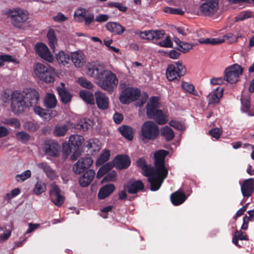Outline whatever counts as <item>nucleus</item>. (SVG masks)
Returning a JSON list of instances; mask_svg holds the SVG:
<instances>
[{
    "label": "nucleus",
    "mask_w": 254,
    "mask_h": 254,
    "mask_svg": "<svg viewBox=\"0 0 254 254\" xmlns=\"http://www.w3.org/2000/svg\"><path fill=\"white\" fill-rule=\"evenodd\" d=\"M218 0H212L203 3L200 7V11L205 15H210L216 11L218 7Z\"/></svg>",
    "instance_id": "f3484780"
},
{
    "label": "nucleus",
    "mask_w": 254,
    "mask_h": 254,
    "mask_svg": "<svg viewBox=\"0 0 254 254\" xmlns=\"http://www.w3.org/2000/svg\"><path fill=\"white\" fill-rule=\"evenodd\" d=\"M159 135V127L157 125L151 121H147L142 125L140 133V138L146 143L153 140Z\"/></svg>",
    "instance_id": "20e7f679"
},
{
    "label": "nucleus",
    "mask_w": 254,
    "mask_h": 254,
    "mask_svg": "<svg viewBox=\"0 0 254 254\" xmlns=\"http://www.w3.org/2000/svg\"><path fill=\"white\" fill-rule=\"evenodd\" d=\"M146 115L149 119L154 120L158 125H164L167 123L166 117L161 110L156 109L152 112L149 111Z\"/></svg>",
    "instance_id": "a211bd4d"
},
{
    "label": "nucleus",
    "mask_w": 254,
    "mask_h": 254,
    "mask_svg": "<svg viewBox=\"0 0 254 254\" xmlns=\"http://www.w3.org/2000/svg\"><path fill=\"white\" fill-rule=\"evenodd\" d=\"M116 178V173L114 172L107 174L103 178V181L105 182H111L114 181Z\"/></svg>",
    "instance_id": "774afa93"
},
{
    "label": "nucleus",
    "mask_w": 254,
    "mask_h": 254,
    "mask_svg": "<svg viewBox=\"0 0 254 254\" xmlns=\"http://www.w3.org/2000/svg\"><path fill=\"white\" fill-rule=\"evenodd\" d=\"M78 82L82 87L86 88L88 89H91L93 87V84L90 81L83 77L79 78Z\"/></svg>",
    "instance_id": "6e6d98bb"
},
{
    "label": "nucleus",
    "mask_w": 254,
    "mask_h": 254,
    "mask_svg": "<svg viewBox=\"0 0 254 254\" xmlns=\"http://www.w3.org/2000/svg\"><path fill=\"white\" fill-rule=\"evenodd\" d=\"M35 50L37 55L41 58L48 62L52 63L54 61V58L51 53L44 44L40 43L36 45Z\"/></svg>",
    "instance_id": "4468645a"
},
{
    "label": "nucleus",
    "mask_w": 254,
    "mask_h": 254,
    "mask_svg": "<svg viewBox=\"0 0 254 254\" xmlns=\"http://www.w3.org/2000/svg\"><path fill=\"white\" fill-rule=\"evenodd\" d=\"M99 141L96 139H90L85 142V146L89 149H91L93 152H96L100 149L98 144Z\"/></svg>",
    "instance_id": "79ce46f5"
},
{
    "label": "nucleus",
    "mask_w": 254,
    "mask_h": 254,
    "mask_svg": "<svg viewBox=\"0 0 254 254\" xmlns=\"http://www.w3.org/2000/svg\"><path fill=\"white\" fill-rule=\"evenodd\" d=\"M181 86L182 88L186 92L193 95H197V92L195 90L194 86L192 84L183 81Z\"/></svg>",
    "instance_id": "a19ab883"
},
{
    "label": "nucleus",
    "mask_w": 254,
    "mask_h": 254,
    "mask_svg": "<svg viewBox=\"0 0 254 254\" xmlns=\"http://www.w3.org/2000/svg\"><path fill=\"white\" fill-rule=\"evenodd\" d=\"M15 137L18 140L22 142H26L30 138V135L24 131L17 132L15 133Z\"/></svg>",
    "instance_id": "a18cd8bd"
},
{
    "label": "nucleus",
    "mask_w": 254,
    "mask_h": 254,
    "mask_svg": "<svg viewBox=\"0 0 254 254\" xmlns=\"http://www.w3.org/2000/svg\"><path fill=\"white\" fill-rule=\"evenodd\" d=\"M35 75L41 80L46 83L53 82L55 80L54 69L49 65L37 63L33 67Z\"/></svg>",
    "instance_id": "39448f33"
},
{
    "label": "nucleus",
    "mask_w": 254,
    "mask_h": 254,
    "mask_svg": "<svg viewBox=\"0 0 254 254\" xmlns=\"http://www.w3.org/2000/svg\"><path fill=\"white\" fill-rule=\"evenodd\" d=\"M56 56L58 62L64 65L67 64L70 60V55L63 51H59Z\"/></svg>",
    "instance_id": "2f4dec72"
},
{
    "label": "nucleus",
    "mask_w": 254,
    "mask_h": 254,
    "mask_svg": "<svg viewBox=\"0 0 254 254\" xmlns=\"http://www.w3.org/2000/svg\"><path fill=\"white\" fill-rule=\"evenodd\" d=\"M95 175V172L92 169H89L85 172L79 178L78 182L82 187L88 186L92 182Z\"/></svg>",
    "instance_id": "412c9836"
},
{
    "label": "nucleus",
    "mask_w": 254,
    "mask_h": 254,
    "mask_svg": "<svg viewBox=\"0 0 254 254\" xmlns=\"http://www.w3.org/2000/svg\"><path fill=\"white\" fill-rule=\"evenodd\" d=\"M115 190L114 184H109L102 187L99 190L98 197L100 199H103L109 196Z\"/></svg>",
    "instance_id": "a878e982"
},
{
    "label": "nucleus",
    "mask_w": 254,
    "mask_h": 254,
    "mask_svg": "<svg viewBox=\"0 0 254 254\" xmlns=\"http://www.w3.org/2000/svg\"><path fill=\"white\" fill-rule=\"evenodd\" d=\"M95 97L97 106L100 110H105L109 108V99L105 93L100 91H96Z\"/></svg>",
    "instance_id": "dca6fc26"
},
{
    "label": "nucleus",
    "mask_w": 254,
    "mask_h": 254,
    "mask_svg": "<svg viewBox=\"0 0 254 254\" xmlns=\"http://www.w3.org/2000/svg\"><path fill=\"white\" fill-rule=\"evenodd\" d=\"M107 29L110 32L117 35H120L125 31V28L119 23L115 22H109L106 25Z\"/></svg>",
    "instance_id": "bb28decb"
},
{
    "label": "nucleus",
    "mask_w": 254,
    "mask_h": 254,
    "mask_svg": "<svg viewBox=\"0 0 254 254\" xmlns=\"http://www.w3.org/2000/svg\"><path fill=\"white\" fill-rule=\"evenodd\" d=\"M148 98V95L146 92H143L141 96L140 99L137 102V104L139 106H142L147 101Z\"/></svg>",
    "instance_id": "69168bd1"
},
{
    "label": "nucleus",
    "mask_w": 254,
    "mask_h": 254,
    "mask_svg": "<svg viewBox=\"0 0 254 254\" xmlns=\"http://www.w3.org/2000/svg\"><path fill=\"white\" fill-rule=\"evenodd\" d=\"M34 111L35 114L38 115L40 117L47 119V116H48V113L47 111L44 109L42 108L39 106H35L34 108Z\"/></svg>",
    "instance_id": "864d4df0"
},
{
    "label": "nucleus",
    "mask_w": 254,
    "mask_h": 254,
    "mask_svg": "<svg viewBox=\"0 0 254 254\" xmlns=\"http://www.w3.org/2000/svg\"><path fill=\"white\" fill-rule=\"evenodd\" d=\"M118 130L122 136L127 140L131 141L133 139L134 131L131 127L123 125L120 127Z\"/></svg>",
    "instance_id": "c756f323"
},
{
    "label": "nucleus",
    "mask_w": 254,
    "mask_h": 254,
    "mask_svg": "<svg viewBox=\"0 0 254 254\" xmlns=\"http://www.w3.org/2000/svg\"><path fill=\"white\" fill-rule=\"evenodd\" d=\"M94 15L93 13H89L86 15L85 19L84 20L85 25H89L92 22L94 21Z\"/></svg>",
    "instance_id": "338daca9"
},
{
    "label": "nucleus",
    "mask_w": 254,
    "mask_h": 254,
    "mask_svg": "<svg viewBox=\"0 0 254 254\" xmlns=\"http://www.w3.org/2000/svg\"><path fill=\"white\" fill-rule=\"evenodd\" d=\"M161 134L164 137L167 141L172 140L175 137V133L173 129L166 126L162 128L161 130Z\"/></svg>",
    "instance_id": "72a5a7b5"
},
{
    "label": "nucleus",
    "mask_w": 254,
    "mask_h": 254,
    "mask_svg": "<svg viewBox=\"0 0 254 254\" xmlns=\"http://www.w3.org/2000/svg\"><path fill=\"white\" fill-rule=\"evenodd\" d=\"M169 152L165 150L156 151L154 155V167L147 165L145 160L139 158L136 162L137 166L142 171V174L148 178L152 191L158 190L164 180L167 177L168 170L165 167V159Z\"/></svg>",
    "instance_id": "f257e3e1"
},
{
    "label": "nucleus",
    "mask_w": 254,
    "mask_h": 254,
    "mask_svg": "<svg viewBox=\"0 0 254 254\" xmlns=\"http://www.w3.org/2000/svg\"><path fill=\"white\" fill-rule=\"evenodd\" d=\"M31 171L27 170L21 174L17 175L16 176V181L17 182H23L31 177Z\"/></svg>",
    "instance_id": "5fc2aeb1"
},
{
    "label": "nucleus",
    "mask_w": 254,
    "mask_h": 254,
    "mask_svg": "<svg viewBox=\"0 0 254 254\" xmlns=\"http://www.w3.org/2000/svg\"><path fill=\"white\" fill-rule=\"evenodd\" d=\"M140 95V90L138 88L127 87L121 92L119 99L123 104H128L138 99Z\"/></svg>",
    "instance_id": "1a4fd4ad"
},
{
    "label": "nucleus",
    "mask_w": 254,
    "mask_h": 254,
    "mask_svg": "<svg viewBox=\"0 0 254 254\" xmlns=\"http://www.w3.org/2000/svg\"><path fill=\"white\" fill-rule=\"evenodd\" d=\"M70 60L76 67H80L83 65L84 61L82 55L78 52L71 54Z\"/></svg>",
    "instance_id": "f704fd0d"
},
{
    "label": "nucleus",
    "mask_w": 254,
    "mask_h": 254,
    "mask_svg": "<svg viewBox=\"0 0 254 254\" xmlns=\"http://www.w3.org/2000/svg\"><path fill=\"white\" fill-rule=\"evenodd\" d=\"M4 14L7 15L11 24L18 28H21L29 18L28 11L19 7L9 8L5 11Z\"/></svg>",
    "instance_id": "7ed1b4c3"
},
{
    "label": "nucleus",
    "mask_w": 254,
    "mask_h": 254,
    "mask_svg": "<svg viewBox=\"0 0 254 254\" xmlns=\"http://www.w3.org/2000/svg\"><path fill=\"white\" fill-rule=\"evenodd\" d=\"M116 167L119 169L128 168L130 165V158L127 155L120 154L116 156L114 160Z\"/></svg>",
    "instance_id": "aec40b11"
},
{
    "label": "nucleus",
    "mask_w": 254,
    "mask_h": 254,
    "mask_svg": "<svg viewBox=\"0 0 254 254\" xmlns=\"http://www.w3.org/2000/svg\"><path fill=\"white\" fill-rule=\"evenodd\" d=\"M87 74L98 79L101 88L110 93L113 92L118 84L116 75L111 70L104 69L99 64H88Z\"/></svg>",
    "instance_id": "f03ea898"
},
{
    "label": "nucleus",
    "mask_w": 254,
    "mask_h": 254,
    "mask_svg": "<svg viewBox=\"0 0 254 254\" xmlns=\"http://www.w3.org/2000/svg\"><path fill=\"white\" fill-rule=\"evenodd\" d=\"M24 128L29 131L34 132L39 127L38 124L33 122H27L24 125Z\"/></svg>",
    "instance_id": "3c124183"
},
{
    "label": "nucleus",
    "mask_w": 254,
    "mask_h": 254,
    "mask_svg": "<svg viewBox=\"0 0 254 254\" xmlns=\"http://www.w3.org/2000/svg\"><path fill=\"white\" fill-rule=\"evenodd\" d=\"M187 198V195L181 190L172 193L170 195L171 202L175 206L182 204L186 201Z\"/></svg>",
    "instance_id": "b1692460"
},
{
    "label": "nucleus",
    "mask_w": 254,
    "mask_h": 254,
    "mask_svg": "<svg viewBox=\"0 0 254 254\" xmlns=\"http://www.w3.org/2000/svg\"><path fill=\"white\" fill-rule=\"evenodd\" d=\"M164 11L166 13L180 15H183L185 13L181 8H176L171 7H165L164 8Z\"/></svg>",
    "instance_id": "8fccbe9b"
},
{
    "label": "nucleus",
    "mask_w": 254,
    "mask_h": 254,
    "mask_svg": "<svg viewBox=\"0 0 254 254\" xmlns=\"http://www.w3.org/2000/svg\"><path fill=\"white\" fill-rule=\"evenodd\" d=\"M5 124L15 127V128H19L20 127V123L18 120L15 118H11L7 119L5 121Z\"/></svg>",
    "instance_id": "13d9d810"
},
{
    "label": "nucleus",
    "mask_w": 254,
    "mask_h": 254,
    "mask_svg": "<svg viewBox=\"0 0 254 254\" xmlns=\"http://www.w3.org/2000/svg\"><path fill=\"white\" fill-rule=\"evenodd\" d=\"M239 240L248 241V240H249V238L247 235L244 234L243 232H242L240 230L238 231L237 230L235 232L234 235L233 237L232 242L235 246L240 248V247H241V246H240L238 243Z\"/></svg>",
    "instance_id": "e433bc0d"
},
{
    "label": "nucleus",
    "mask_w": 254,
    "mask_h": 254,
    "mask_svg": "<svg viewBox=\"0 0 254 254\" xmlns=\"http://www.w3.org/2000/svg\"><path fill=\"white\" fill-rule=\"evenodd\" d=\"M93 126V122L88 119H82L76 125V128L83 131L91 128Z\"/></svg>",
    "instance_id": "473e14b6"
},
{
    "label": "nucleus",
    "mask_w": 254,
    "mask_h": 254,
    "mask_svg": "<svg viewBox=\"0 0 254 254\" xmlns=\"http://www.w3.org/2000/svg\"><path fill=\"white\" fill-rule=\"evenodd\" d=\"M140 37L143 39H152V31L140 32L139 34Z\"/></svg>",
    "instance_id": "e2e57ef3"
},
{
    "label": "nucleus",
    "mask_w": 254,
    "mask_h": 254,
    "mask_svg": "<svg viewBox=\"0 0 254 254\" xmlns=\"http://www.w3.org/2000/svg\"><path fill=\"white\" fill-rule=\"evenodd\" d=\"M158 45H159L161 47H165V48H172L173 47V43L171 40L170 36H167L165 38V39L163 40L160 41Z\"/></svg>",
    "instance_id": "4d7b16f0"
},
{
    "label": "nucleus",
    "mask_w": 254,
    "mask_h": 254,
    "mask_svg": "<svg viewBox=\"0 0 254 254\" xmlns=\"http://www.w3.org/2000/svg\"><path fill=\"white\" fill-rule=\"evenodd\" d=\"M223 89L220 87L216 88L207 97L209 104L215 105L218 103L220 99L222 97Z\"/></svg>",
    "instance_id": "393cba45"
},
{
    "label": "nucleus",
    "mask_w": 254,
    "mask_h": 254,
    "mask_svg": "<svg viewBox=\"0 0 254 254\" xmlns=\"http://www.w3.org/2000/svg\"><path fill=\"white\" fill-rule=\"evenodd\" d=\"M165 33L163 30H155L152 31V39H162Z\"/></svg>",
    "instance_id": "680f3d73"
},
{
    "label": "nucleus",
    "mask_w": 254,
    "mask_h": 254,
    "mask_svg": "<svg viewBox=\"0 0 254 254\" xmlns=\"http://www.w3.org/2000/svg\"><path fill=\"white\" fill-rule=\"evenodd\" d=\"M61 190L60 187L56 184L51 185L49 191L50 197L53 203L59 207L62 205L64 202V197L61 194Z\"/></svg>",
    "instance_id": "f8f14e48"
},
{
    "label": "nucleus",
    "mask_w": 254,
    "mask_h": 254,
    "mask_svg": "<svg viewBox=\"0 0 254 254\" xmlns=\"http://www.w3.org/2000/svg\"><path fill=\"white\" fill-rule=\"evenodd\" d=\"M45 153L47 155L52 157H57L59 155L60 145L53 140H46L44 145Z\"/></svg>",
    "instance_id": "2eb2a0df"
},
{
    "label": "nucleus",
    "mask_w": 254,
    "mask_h": 254,
    "mask_svg": "<svg viewBox=\"0 0 254 254\" xmlns=\"http://www.w3.org/2000/svg\"><path fill=\"white\" fill-rule=\"evenodd\" d=\"M194 45L191 43L183 42L180 47L177 48V50L181 51L183 53L189 52L190 50L192 49Z\"/></svg>",
    "instance_id": "49530a36"
},
{
    "label": "nucleus",
    "mask_w": 254,
    "mask_h": 254,
    "mask_svg": "<svg viewBox=\"0 0 254 254\" xmlns=\"http://www.w3.org/2000/svg\"><path fill=\"white\" fill-rule=\"evenodd\" d=\"M38 166L44 171L47 177L50 180L55 179L57 177L55 171L52 169L47 163H40L38 164Z\"/></svg>",
    "instance_id": "cd10ccee"
},
{
    "label": "nucleus",
    "mask_w": 254,
    "mask_h": 254,
    "mask_svg": "<svg viewBox=\"0 0 254 254\" xmlns=\"http://www.w3.org/2000/svg\"><path fill=\"white\" fill-rule=\"evenodd\" d=\"M158 107V98L156 96L151 97L146 105V113H149V111L152 112L157 109Z\"/></svg>",
    "instance_id": "4c0bfd02"
},
{
    "label": "nucleus",
    "mask_w": 254,
    "mask_h": 254,
    "mask_svg": "<svg viewBox=\"0 0 254 254\" xmlns=\"http://www.w3.org/2000/svg\"><path fill=\"white\" fill-rule=\"evenodd\" d=\"M46 190V186L45 183L42 181H38L36 184L33 190L34 192L37 195H40Z\"/></svg>",
    "instance_id": "c03bdc74"
},
{
    "label": "nucleus",
    "mask_w": 254,
    "mask_h": 254,
    "mask_svg": "<svg viewBox=\"0 0 254 254\" xmlns=\"http://www.w3.org/2000/svg\"><path fill=\"white\" fill-rule=\"evenodd\" d=\"M252 14L250 11H244L236 17V21H242L252 17Z\"/></svg>",
    "instance_id": "bf43d9fd"
},
{
    "label": "nucleus",
    "mask_w": 254,
    "mask_h": 254,
    "mask_svg": "<svg viewBox=\"0 0 254 254\" xmlns=\"http://www.w3.org/2000/svg\"><path fill=\"white\" fill-rule=\"evenodd\" d=\"M243 71V68L237 64L230 65L225 69L224 79L231 84L235 83L238 81Z\"/></svg>",
    "instance_id": "0eeeda50"
},
{
    "label": "nucleus",
    "mask_w": 254,
    "mask_h": 254,
    "mask_svg": "<svg viewBox=\"0 0 254 254\" xmlns=\"http://www.w3.org/2000/svg\"><path fill=\"white\" fill-rule=\"evenodd\" d=\"M109 18V16L107 14H99L96 16L95 21L98 22L102 23L107 21Z\"/></svg>",
    "instance_id": "0e129e2a"
},
{
    "label": "nucleus",
    "mask_w": 254,
    "mask_h": 254,
    "mask_svg": "<svg viewBox=\"0 0 254 254\" xmlns=\"http://www.w3.org/2000/svg\"><path fill=\"white\" fill-rule=\"evenodd\" d=\"M55 95L52 93H47L44 100V106L47 109H53L57 104Z\"/></svg>",
    "instance_id": "c85d7f7f"
},
{
    "label": "nucleus",
    "mask_w": 254,
    "mask_h": 254,
    "mask_svg": "<svg viewBox=\"0 0 254 254\" xmlns=\"http://www.w3.org/2000/svg\"><path fill=\"white\" fill-rule=\"evenodd\" d=\"M68 128L66 125L62 126H56L54 130V134L56 136H64Z\"/></svg>",
    "instance_id": "09e8293b"
},
{
    "label": "nucleus",
    "mask_w": 254,
    "mask_h": 254,
    "mask_svg": "<svg viewBox=\"0 0 254 254\" xmlns=\"http://www.w3.org/2000/svg\"><path fill=\"white\" fill-rule=\"evenodd\" d=\"M61 86L57 87V91H58L61 102L64 104H66L70 102L72 96L66 89L65 84L64 83L61 82Z\"/></svg>",
    "instance_id": "4be33fe9"
},
{
    "label": "nucleus",
    "mask_w": 254,
    "mask_h": 254,
    "mask_svg": "<svg viewBox=\"0 0 254 254\" xmlns=\"http://www.w3.org/2000/svg\"><path fill=\"white\" fill-rule=\"evenodd\" d=\"M47 36L48 39L49 46L53 50V52L55 53V49L58 45V39L53 29H50L48 31Z\"/></svg>",
    "instance_id": "7c9ffc66"
},
{
    "label": "nucleus",
    "mask_w": 254,
    "mask_h": 254,
    "mask_svg": "<svg viewBox=\"0 0 254 254\" xmlns=\"http://www.w3.org/2000/svg\"><path fill=\"white\" fill-rule=\"evenodd\" d=\"M186 73V67L181 61L175 62L173 64H169L166 72V78L169 81L179 80L180 78L185 75Z\"/></svg>",
    "instance_id": "423d86ee"
},
{
    "label": "nucleus",
    "mask_w": 254,
    "mask_h": 254,
    "mask_svg": "<svg viewBox=\"0 0 254 254\" xmlns=\"http://www.w3.org/2000/svg\"><path fill=\"white\" fill-rule=\"evenodd\" d=\"M11 107L13 112L21 113L27 107L23 94L15 91L11 95Z\"/></svg>",
    "instance_id": "6e6552de"
},
{
    "label": "nucleus",
    "mask_w": 254,
    "mask_h": 254,
    "mask_svg": "<svg viewBox=\"0 0 254 254\" xmlns=\"http://www.w3.org/2000/svg\"><path fill=\"white\" fill-rule=\"evenodd\" d=\"M24 95L27 107H34L38 104L40 97L35 89L30 88L26 89Z\"/></svg>",
    "instance_id": "ddd939ff"
},
{
    "label": "nucleus",
    "mask_w": 254,
    "mask_h": 254,
    "mask_svg": "<svg viewBox=\"0 0 254 254\" xmlns=\"http://www.w3.org/2000/svg\"><path fill=\"white\" fill-rule=\"evenodd\" d=\"M199 42L202 44L215 45L223 42V40L218 38H206L199 39Z\"/></svg>",
    "instance_id": "37998d69"
},
{
    "label": "nucleus",
    "mask_w": 254,
    "mask_h": 254,
    "mask_svg": "<svg viewBox=\"0 0 254 254\" xmlns=\"http://www.w3.org/2000/svg\"><path fill=\"white\" fill-rule=\"evenodd\" d=\"M124 188L130 194H134L140 190H144V186L141 180L135 181L133 182H127L124 185Z\"/></svg>",
    "instance_id": "5701e85b"
},
{
    "label": "nucleus",
    "mask_w": 254,
    "mask_h": 254,
    "mask_svg": "<svg viewBox=\"0 0 254 254\" xmlns=\"http://www.w3.org/2000/svg\"><path fill=\"white\" fill-rule=\"evenodd\" d=\"M109 7L117 8L119 10L123 12H126L127 10V6L123 5L122 3L117 2H110L108 4Z\"/></svg>",
    "instance_id": "de8ad7c7"
},
{
    "label": "nucleus",
    "mask_w": 254,
    "mask_h": 254,
    "mask_svg": "<svg viewBox=\"0 0 254 254\" xmlns=\"http://www.w3.org/2000/svg\"><path fill=\"white\" fill-rule=\"evenodd\" d=\"M209 134L212 137L218 139L220 138L221 135V132L219 128L215 127L212 128L209 131Z\"/></svg>",
    "instance_id": "052dcab7"
},
{
    "label": "nucleus",
    "mask_w": 254,
    "mask_h": 254,
    "mask_svg": "<svg viewBox=\"0 0 254 254\" xmlns=\"http://www.w3.org/2000/svg\"><path fill=\"white\" fill-rule=\"evenodd\" d=\"M93 163V160L91 157L85 156L81 157L73 166V172L76 175L81 174L89 170Z\"/></svg>",
    "instance_id": "9d476101"
},
{
    "label": "nucleus",
    "mask_w": 254,
    "mask_h": 254,
    "mask_svg": "<svg viewBox=\"0 0 254 254\" xmlns=\"http://www.w3.org/2000/svg\"><path fill=\"white\" fill-rule=\"evenodd\" d=\"M169 125L174 128L179 130H183L185 129V127L183 123L177 120H171L169 122Z\"/></svg>",
    "instance_id": "603ef678"
},
{
    "label": "nucleus",
    "mask_w": 254,
    "mask_h": 254,
    "mask_svg": "<svg viewBox=\"0 0 254 254\" xmlns=\"http://www.w3.org/2000/svg\"><path fill=\"white\" fill-rule=\"evenodd\" d=\"M241 191L244 197L251 196L254 191V179L245 180L241 185Z\"/></svg>",
    "instance_id": "6ab92c4d"
},
{
    "label": "nucleus",
    "mask_w": 254,
    "mask_h": 254,
    "mask_svg": "<svg viewBox=\"0 0 254 254\" xmlns=\"http://www.w3.org/2000/svg\"><path fill=\"white\" fill-rule=\"evenodd\" d=\"M86 16V10L84 8H78L74 13V17L78 22H83Z\"/></svg>",
    "instance_id": "58836bf2"
},
{
    "label": "nucleus",
    "mask_w": 254,
    "mask_h": 254,
    "mask_svg": "<svg viewBox=\"0 0 254 254\" xmlns=\"http://www.w3.org/2000/svg\"><path fill=\"white\" fill-rule=\"evenodd\" d=\"M110 156V152L108 150H105L100 154L99 158L97 159L96 164L97 165H102L106 161H107Z\"/></svg>",
    "instance_id": "ea45409f"
},
{
    "label": "nucleus",
    "mask_w": 254,
    "mask_h": 254,
    "mask_svg": "<svg viewBox=\"0 0 254 254\" xmlns=\"http://www.w3.org/2000/svg\"><path fill=\"white\" fill-rule=\"evenodd\" d=\"M79 95L80 97L88 104H94V96L91 92L87 90H81L79 92Z\"/></svg>",
    "instance_id": "c9c22d12"
},
{
    "label": "nucleus",
    "mask_w": 254,
    "mask_h": 254,
    "mask_svg": "<svg viewBox=\"0 0 254 254\" xmlns=\"http://www.w3.org/2000/svg\"><path fill=\"white\" fill-rule=\"evenodd\" d=\"M84 137L77 134L72 135L69 137L68 143L66 146L64 145V153L69 155L72 150H78L84 141Z\"/></svg>",
    "instance_id": "9b49d317"
}]
</instances>
